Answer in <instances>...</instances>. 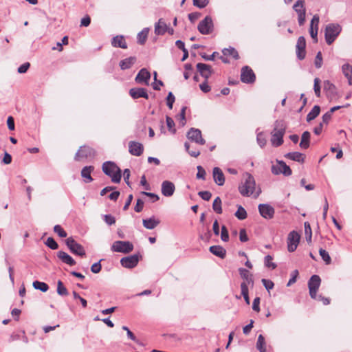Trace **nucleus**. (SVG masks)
I'll return each instance as SVG.
<instances>
[{"mask_svg":"<svg viewBox=\"0 0 352 352\" xmlns=\"http://www.w3.org/2000/svg\"><path fill=\"white\" fill-rule=\"evenodd\" d=\"M222 52H223V56H232L235 59H238L239 58L238 52L233 47L225 48V49H223L222 50Z\"/></svg>","mask_w":352,"mask_h":352,"instance_id":"40","label":"nucleus"},{"mask_svg":"<svg viewBox=\"0 0 352 352\" xmlns=\"http://www.w3.org/2000/svg\"><path fill=\"white\" fill-rule=\"evenodd\" d=\"M213 179L218 186H223L225 183L224 175L219 167H214L212 171Z\"/></svg>","mask_w":352,"mask_h":352,"instance_id":"23","label":"nucleus"},{"mask_svg":"<svg viewBox=\"0 0 352 352\" xmlns=\"http://www.w3.org/2000/svg\"><path fill=\"white\" fill-rule=\"evenodd\" d=\"M95 156V151L89 146H80L75 155V160L81 161L84 159L93 157Z\"/></svg>","mask_w":352,"mask_h":352,"instance_id":"10","label":"nucleus"},{"mask_svg":"<svg viewBox=\"0 0 352 352\" xmlns=\"http://www.w3.org/2000/svg\"><path fill=\"white\" fill-rule=\"evenodd\" d=\"M319 254L326 264L328 265V264L331 263V257H330L329 253L326 250L320 248L319 250Z\"/></svg>","mask_w":352,"mask_h":352,"instance_id":"45","label":"nucleus"},{"mask_svg":"<svg viewBox=\"0 0 352 352\" xmlns=\"http://www.w3.org/2000/svg\"><path fill=\"white\" fill-rule=\"evenodd\" d=\"M148 32L149 28H145L138 34L137 38L138 43H140V45H143L145 43L146 38L148 37Z\"/></svg>","mask_w":352,"mask_h":352,"instance_id":"34","label":"nucleus"},{"mask_svg":"<svg viewBox=\"0 0 352 352\" xmlns=\"http://www.w3.org/2000/svg\"><path fill=\"white\" fill-rule=\"evenodd\" d=\"M129 94L133 99L139 98H148V95L144 88H132L129 90Z\"/></svg>","mask_w":352,"mask_h":352,"instance_id":"22","label":"nucleus"},{"mask_svg":"<svg viewBox=\"0 0 352 352\" xmlns=\"http://www.w3.org/2000/svg\"><path fill=\"white\" fill-rule=\"evenodd\" d=\"M321 279L318 275H313L309 282L308 287L309 289V294L311 298L316 299L317 291L320 285Z\"/></svg>","mask_w":352,"mask_h":352,"instance_id":"9","label":"nucleus"},{"mask_svg":"<svg viewBox=\"0 0 352 352\" xmlns=\"http://www.w3.org/2000/svg\"><path fill=\"white\" fill-rule=\"evenodd\" d=\"M320 108L318 105H315L311 111L307 116V121L310 122L314 120L320 113Z\"/></svg>","mask_w":352,"mask_h":352,"instance_id":"35","label":"nucleus"},{"mask_svg":"<svg viewBox=\"0 0 352 352\" xmlns=\"http://www.w3.org/2000/svg\"><path fill=\"white\" fill-rule=\"evenodd\" d=\"M234 215L239 219L243 220L247 217V212L246 210L241 206H239L238 209L235 212Z\"/></svg>","mask_w":352,"mask_h":352,"instance_id":"41","label":"nucleus"},{"mask_svg":"<svg viewBox=\"0 0 352 352\" xmlns=\"http://www.w3.org/2000/svg\"><path fill=\"white\" fill-rule=\"evenodd\" d=\"M104 221L105 223L109 226L113 225L116 223V219L111 214H105L104 215Z\"/></svg>","mask_w":352,"mask_h":352,"instance_id":"61","label":"nucleus"},{"mask_svg":"<svg viewBox=\"0 0 352 352\" xmlns=\"http://www.w3.org/2000/svg\"><path fill=\"white\" fill-rule=\"evenodd\" d=\"M241 80L245 83H251L255 80V75L252 69L248 66H244L241 69Z\"/></svg>","mask_w":352,"mask_h":352,"instance_id":"14","label":"nucleus"},{"mask_svg":"<svg viewBox=\"0 0 352 352\" xmlns=\"http://www.w3.org/2000/svg\"><path fill=\"white\" fill-rule=\"evenodd\" d=\"M221 239L224 242H227L229 240L228 231L225 226L221 227Z\"/></svg>","mask_w":352,"mask_h":352,"instance_id":"53","label":"nucleus"},{"mask_svg":"<svg viewBox=\"0 0 352 352\" xmlns=\"http://www.w3.org/2000/svg\"><path fill=\"white\" fill-rule=\"evenodd\" d=\"M199 196L204 200L208 201L212 197V194L209 191H200L198 192Z\"/></svg>","mask_w":352,"mask_h":352,"instance_id":"60","label":"nucleus"},{"mask_svg":"<svg viewBox=\"0 0 352 352\" xmlns=\"http://www.w3.org/2000/svg\"><path fill=\"white\" fill-rule=\"evenodd\" d=\"M322 54L320 52H318L316 54V58H315V62H314V64H315V66L317 67V68H320L321 66H322Z\"/></svg>","mask_w":352,"mask_h":352,"instance_id":"59","label":"nucleus"},{"mask_svg":"<svg viewBox=\"0 0 352 352\" xmlns=\"http://www.w3.org/2000/svg\"><path fill=\"white\" fill-rule=\"evenodd\" d=\"M33 287L36 289H38L43 292H46L49 289V286L44 282L35 280L33 282Z\"/></svg>","mask_w":352,"mask_h":352,"instance_id":"36","label":"nucleus"},{"mask_svg":"<svg viewBox=\"0 0 352 352\" xmlns=\"http://www.w3.org/2000/svg\"><path fill=\"white\" fill-rule=\"evenodd\" d=\"M175 190V184L170 181L166 180L162 183V194L165 197H171Z\"/></svg>","mask_w":352,"mask_h":352,"instance_id":"18","label":"nucleus"},{"mask_svg":"<svg viewBox=\"0 0 352 352\" xmlns=\"http://www.w3.org/2000/svg\"><path fill=\"white\" fill-rule=\"evenodd\" d=\"M187 138L200 145H204L206 143L205 140L202 138L201 131L198 129L191 128L187 133Z\"/></svg>","mask_w":352,"mask_h":352,"instance_id":"13","label":"nucleus"},{"mask_svg":"<svg viewBox=\"0 0 352 352\" xmlns=\"http://www.w3.org/2000/svg\"><path fill=\"white\" fill-rule=\"evenodd\" d=\"M150 78V72L146 69L143 68L140 70L135 78V80L138 84L148 85Z\"/></svg>","mask_w":352,"mask_h":352,"instance_id":"16","label":"nucleus"},{"mask_svg":"<svg viewBox=\"0 0 352 352\" xmlns=\"http://www.w3.org/2000/svg\"><path fill=\"white\" fill-rule=\"evenodd\" d=\"M311 134L309 131H305L302 134L301 141L300 142V146L302 149H307L309 146V140Z\"/></svg>","mask_w":352,"mask_h":352,"instance_id":"32","label":"nucleus"},{"mask_svg":"<svg viewBox=\"0 0 352 352\" xmlns=\"http://www.w3.org/2000/svg\"><path fill=\"white\" fill-rule=\"evenodd\" d=\"M320 79L318 78H316L314 79V89L316 95L319 97L320 96Z\"/></svg>","mask_w":352,"mask_h":352,"instance_id":"54","label":"nucleus"},{"mask_svg":"<svg viewBox=\"0 0 352 352\" xmlns=\"http://www.w3.org/2000/svg\"><path fill=\"white\" fill-rule=\"evenodd\" d=\"M285 156V157L289 158L294 161H296L298 162H304V156L302 153H300L299 152L288 153Z\"/></svg>","mask_w":352,"mask_h":352,"instance_id":"33","label":"nucleus"},{"mask_svg":"<svg viewBox=\"0 0 352 352\" xmlns=\"http://www.w3.org/2000/svg\"><path fill=\"white\" fill-rule=\"evenodd\" d=\"M166 124L168 128V130L173 133H175L176 131V129L175 128V122L174 120L169 116H166Z\"/></svg>","mask_w":352,"mask_h":352,"instance_id":"50","label":"nucleus"},{"mask_svg":"<svg viewBox=\"0 0 352 352\" xmlns=\"http://www.w3.org/2000/svg\"><path fill=\"white\" fill-rule=\"evenodd\" d=\"M144 148L142 144L131 141L129 143V153L135 156H140L142 154Z\"/></svg>","mask_w":352,"mask_h":352,"instance_id":"20","label":"nucleus"},{"mask_svg":"<svg viewBox=\"0 0 352 352\" xmlns=\"http://www.w3.org/2000/svg\"><path fill=\"white\" fill-rule=\"evenodd\" d=\"M54 232L56 233L60 238H65L67 236V232L60 225H56L54 227Z\"/></svg>","mask_w":352,"mask_h":352,"instance_id":"47","label":"nucleus"},{"mask_svg":"<svg viewBox=\"0 0 352 352\" xmlns=\"http://www.w3.org/2000/svg\"><path fill=\"white\" fill-rule=\"evenodd\" d=\"M184 146H185L186 151L188 153V154L190 156L197 157H198L199 155L200 151L199 150H197V149H192V150H190V145L189 143L185 142Z\"/></svg>","mask_w":352,"mask_h":352,"instance_id":"44","label":"nucleus"},{"mask_svg":"<svg viewBox=\"0 0 352 352\" xmlns=\"http://www.w3.org/2000/svg\"><path fill=\"white\" fill-rule=\"evenodd\" d=\"M45 244L52 250H56L58 248V243L52 237H48Z\"/></svg>","mask_w":352,"mask_h":352,"instance_id":"48","label":"nucleus"},{"mask_svg":"<svg viewBox=\"0 0 352 352\" xmlns=\"http://www.w3.org/2000/svg\"><path fill=\"white\" fill-rule=\"evenodd\" d=\"M239 272L241 277L244 280L243 282H246L247 286L248 285H251L253 286L254 280L252 278V274L250 273V272L245 268H239Z\"/></svg>","mask_w":352,"mask_h":352,"instance_id":"26","label":"nucleus"},{"mask_svg":"<svg viewBox=\"0 0 352 352\" xmlns=\"http://www.w3.org/2000/svg\"><path fill=\"white\" fill-rule=\"evenodd\" d=\"M272 257L270 255H267L265 257V265L267 267L272 268V270L276 267V265L272 262Z\"/></svg>","mask_w":352,"mask_h":352,"instance_id":"51","label":"nucleus"},{"mask_svg":"<svg viewBox=\"0 0 352 352\" xmlns=\"http://www.w3.org/2000/svg\"><path fill=\"white\" fill-rule=\"evenodd\" d=\"M261 282L263 283L264 287H265V289L269 292L270 289H272L274 286V283L270 280H267V279H265V278H263L261 280Z\"/></svg>","mask_w":352,"mask_h":352,"instance_id":"56","label":"nucleus"},{"mask_svg":"<svg viewBox=\"0 0 352 352\" xmlns=\"http://www.w3.org/2000/svg\"><path fill=\"white\" fill-rule=\"evenodd\" d=\"M111 44L115 47H120L122 49L127 48V45L123 36H116L113 38Z\"/></svg>","mask_w":352,"mask_h":352,"instance_id":"29","label":"nucleus"},{"mask_svg":"<svg viewBox=\"0 0 352 352\" xmlns=\"http://www.w3.org/2000/svg\"><path fill=\"white\" fill-rule=\"evenodd\" d=\"M65 243L73 254L80 256L85 255V250L82 245L77 243L72 237L67 238Z\"/></svg>","mask_w":352,"mask_h":352,"instance_id":"6","label":"nucleus"},{"mask_svg":"<svg viewBox=\"0 0 352 352\" xmlns=\"http://www.w3.org/2000/svg\"><path fill=\"white\" fill-rule=\"evenodd\" d=\"M306 41L303 36H300L296 44V54L300 60H302L305 57Z\"/></svg>","mask_w":352,"mask_h":352,"instance_id":"19","label":"nucleus"},{"mask_svg":"<svg viewBox=\"0 0 352 352\" xmlns=\"http://www.w3.org/2000/svg\"><path fill=\"white\" fill-rule=\"evenodd\" d=\"M104 173L111 177L113 183L118 184L121 180V170L113 162L107 161L102 164V166Z\"/></svg>","mask_w":352,"mask_h":352,"instance_id":"2","label":"nucleus"},{"mask_svg":"<svg viewBox=\"0 0 352 352\" xmlns=\"http://www.w3.org/2000/svg\"><path fill=\"white\" fill-rule=\"evenodd\" d=\"M272 172L274 175L283 174L285 176L292 175V170L283 161H277L276 164L272 166Z\"/></svg>","mask_w":352,"mask_h":352,"instance_id":"8","label":"nucleus"},{"mask_svg":"<svg viewBox=\"0 0 352 352\" xmlns=\"http://www.w3.org/2000/svg\"><path fill=\"white\" fill-rule=\"evenodd\" d=\"M30 66V64L29 63H25L22 64L19 68H18V72L20 74H24L25 73L28 69H29Z\"/></svg>","mask_w":352,"mask_h":352,"instance_id":"64","label":"nucleus"},{"mask_svg":"<svg viewBox=\"0 0 352 352\" xmlns=\"http://www.w3.org/2000/svg\"><path fill=\"white\" fill-rule=\"evenodd\" d=\"M319 21H320L319 16L318 14H315L311 21L309 30H318Z\"/></svg>","mask_w":352,"mask_h":352,"instance_id":"46","label":"nucleus"},{"mask_svg":"<svg viewBox=\"0 0 352 352\" xmlns=\"http://www.w3.org/2000/svg\"><path fill=\"white\" fill-rule=\"evenodd\" d=\"M342 30V27L337 23L328 24L324 30L325 41L328 45H331L338 37Z\"/></svg>","mask_w":352,"mask_h":352,"instance_id":"4","label":"nucleus"},{"mask_svg":"<svg viewBox=\"0 0 352 352\" xmlns=\"http://www.w3.org/2000/svg\"><path fill=\"white\" fill-rule=\"evenodd\" d=\"M256 348L260 352L266 351L265 338L261 334L258 337Z\"/></svg>","mask_w":352,"mask_h":352,"instance_id":"38","label":"nucleus"},{"mask_svg":"<svg viewBox=\"0 0 352 352\" xmlns=\"http://www.w3.org/2000/svg\"><path fill=\"white\" fill-rule=\"evenodd\" d=\"M285 126L282 121H276L272 132L271 142L274 146H279L283 142Z\"/></svg>","mask_w":352,"mask_h":352,"instance_id":"3","label":"nucleus"},{"mask_svg":"<svg viewBox=\"0 0 352 352\" xmlns=\"http://www.w3.org/2000/svg\"><path fill=\"white\" fill-rule=\"evenodd\" d=\"M197 168V178L201 179L204 180L206 179V174L204 168L201 166H198Z\"/></svg>","mask_w":352,"mask_h":352,"instance_id":"55","label":"nucleus"},{"mask_svg":"<svg viewBox=\"0 0 352 352\" xmlns=\"http://www.w3.org/2000/svg\"><path fill=\"white\" fill-rule=\"evenodd\" d=\"M241 294L244 298L245 302L249 305L250 304V298L248 296V287L247 286L246 282H242L241 284Z\"/></svg>","mask_w":352,"mask_h":352,"instance_id":"37","label":"nucleus"},{"mask_svg":"<svg viewBox=\"0 0 352 352\" xmlns=\"http://www.w3.org/2000/svg\"><path fill=\"white\" fill-rule=\"evenodd\" d=\"M300 239V236L297 232L294 230L289 232L287 236V249L289 252H292L296 250Z\"/></svg>","mask_w":352,"mask_h":352,"instance_id":"11","label":"nucleus"},{"mask_svg":"<svg viewBox=\"0 0 352 352\" xmlns=\"http://www.w3.org/2000/svg\"><path fill=\"white\" fill-rule=\"evenodd\" d=\"M138 256L134 254L121 258L120 263L123 267L130 269L135 267L138 265Z\"/></svg>","mask_w":352,"mask_h":352,"instance_id":"17","label":"nucleus"},{"mask_svg":"<svg viewBox=\"0 0 352 352\" xmlns=\"http://www.w3.org/2000/svg\"><path fill=\"white\" fill-rule=\"evenodd\" d=\"M168 30V25L162 19H160L155 24V34L164 35Z\"/></svg>","mask_w":352,"mask_h":352,"instance_id":"25","label":"nucleus"},{"mask_svg":"<svg viewBox=\"0 0 352 352\" xmlns=\"http://www.w3.org/2000/svg\"><path fill=\"white\" fill-rule=\"evenodd\" d=\"M94 167L93 166H87L82 168L81 170V177L83 178L85 183H90L93 181V178L91 175L94 171Z\"/></svg>","mask_w":352,"mask_h":352,"instance_id":"24","label":"nucleus"},{"mask_svg":"<svg viewBox=\"0 0 352 352\" xmlns=\"http://www.w3.org/2000/svg\"><path fill=\"white\" fill-rule=\"evenodd\" d=\"M257 142L261 147H263L266 144V139L263 133H259L257 135Z\"/></svg>","mask_w":352,"mask_h":352,"instance_id":"57","label":"nucleus"},{"mask_svg":"<svg viewBox=\"0 0 352 352\" xmlns=\"http://www.w3.org/2000/svg\"><path fill=\"white\" fill-rule=\"evenodd\" d=\"M239 191L241 195L244 197H250L252 195L255 198L258 197L261 192L260 188L256 190L255 179L254 177L248 173H246L243 175V181H242L239 186Z\"/></svg>","mask_w":352,"mask_h":352,"instance_id":"1","label":"nucleus"},{"mask_svg":"<svg viewBox=\"0 0 352 352\" xmlns=\"http://www.w3.org/2000/svg\"><path fill=\"white\" fill-rule=\"evenodd\" d=\"M57 293L60 296H67L68 294V292L67 288L63 285L61 280H58L57 283Z\"/></svg>","mask_w":352,"mask_h":352,"instance_id":"43","label":"nucleus"},{"mask_svg":"<svg viewBox=\"0 0 352 352\" xmlns=\"http://www.w3.org/2000/svg\"><path fill=\"white\" fill-rule=\"evenodd\" d=\"M133 250V245L130 241H116L112 246L111 250L116 252L129 253Z\"/></svg>","mask_w":352,"mask_h":352,"instance_id":"5","label":"nucleus"},{"mask_svg":"<svg viewBox=\"0 0 352 352\" xmlns=\"http://www.w3.org/2000/svg\"><path fill=\"white\" fill-rule=\"evenodd\" d=\"M160 223V221L155 219L154 217L142 220L144 227L148 230L154 229Z\"/></svg>","mask_w":352,"mask_h":352,"instance_id":"28","label":"nucleus"},{"mask_svg":"<svg viewBox=\"0 0 352 352\" xmlns=\"http://www.w3.org/2000/svg\"><path fill=\"white\" fill-rule=\"evenodd\" d=\"M136 62V58L135 56H131L122 60L120 62V67L121 69L125 70L131 68Z\"/></svg>","mask_w":352,"mask_h":352,"instance_id":"30","label":"nucleus"},{"mask_svg":"<svg viewBox=\"0 0 352 352\" xmlns=\"http://www.w3.org/2000/svg\"><path fill=\"white\" fill-rule=\"evenodd\" d=\"M175 96L173 94V93L169 92L168 94V96L166 98V100H167V106L168 107V108L170 109H171L173 108V105L175 102Z\"/></svg>","mask_w":352,"mask_h":352,"instance_id":"58","label":"nucleus"},{"mask_svg":"<svg viewBox=\"0 0 352 352\" xmlns=\"http://www.w3.org/2000/svg\"><path fill=\"white\" fill-rule=\"evenodd\" d=\"M197 69L200 73L201 76L204 77L206 80L209 78L212 74L211 67L205 63H197Z\"/></svg>","mask_w":352,"mask_h":352,"instance_id":"21","label":"nucleus"},{"mask_svg":"<svg viewBox=\"0 0 352 352\" xmlns=\"http://www.w3.org/2000/svg\"><path fill=\"white\" fill-rule=\"evenodd\" d=\"M58 257L65 263L72 266L76 264V261L74 258L69 256L67 253L63 251H59L57 254Z\"/></svg>","mask_w":352,"mask_h":352,"instance_id":"27","label":"nucleus"},{"mask_svg":"<svg viewBox=\"0 0 352 352\" xmlns=\"http://www.w3.org/2000/svg\"><path fill=\"white\" fill-rule=\"evenodd\" d=\"M100 261H98L97 263H94L91 267V270L93 273L94 274H97V273H99L101 270V264H100Z\"/></svg>","mask_w":352,"mask_h":352,"instance_id":"62","label":"nucleus"},{"mask_svg":"<svg viewBox=\"0 0 352 352\" xmlns=\"http://www.w3.org/2000/svg\"><path fill=\"white\" fill-rule=\"evenodd\" d=\"M260 214L265 219H270L274 217V208L269 204H261L258 206Z\"/></svg>","mask_w":352,"mask_h":352,"instance_id":"15","label":"nucleus"},{"mask_svg":"<svg viewBox=\"0 0 352 352\" xmlns=\"http://www.w3.org/2000/svg\"><path fill=\"white\" fill-rule=\"evenodd\" d=\"M212 208L217 214L222 213L221 200L220 197H217L214 199L212 204Z\"/></svg>","mask_w":352,"mask_h":352,"instance_id":"39","label":"nucleus"},{"mask_svg":"<svg viewBox=\"0 0 352 352\" xmlns=\"http://www.w3.org/2000/svg\"><path fill=\"white\" fill-rule=\"evenodd\" d=\"M305 233L306 235V240L308 243H310L311 241V237H312V232H311V228L308 222H305Z\"/></svg>","mask_w":352,"mask_h":352,"instance_id":"42","label":"nucleus"},{"mask_svg":"<svg viewBox=\"0 0 352 352\" xmlns=\"http://www.w3.org/2000/svg\"><path fill=\"white\" fill-rule=\"evenodd\" d=\"M209 3V0H193V5L199 8H205Z\"/></svg>","mask_w":352,"mask_h":352,"instance_id":"52","label":"nucleus"},{"mask_svg":"<svg viewBox=\"0 0 352 352\" xmlns=\"http://www.w3.org/2000/svg\"><path fill=\"white\" fill-rule=\"evenodd\" d=\"M239 239L241 242H246L248 241V236L247 235L245 229H241L239 232Z\"/></svg>","mask_w":352,"mask_h":352,"instance_id":"63","label":"nucleus"},{"mask_svg":"<svg viewBox=\"0 0 352 352\" xmlns=\"http://www.w3.org/2000/svg\"><path fill=\"white\" fill-rule=\"evenodd\" d=\"M210 252L214 255L223 258L226 254V250L220 245H213L210 248Z\"/></svg>","mask_w":352,"mask_h":352,"instance_id":"31","label":"nucleus"},{"mask_svg":"<svg viewBox=\"0 0 352 352\" xmlns=\"http://www.w3.org/2000/svg\"><path fill=\"white\" fill-rule=\"evenodd\" d=\"M342 70L345 77L352 76V67L349 64H344L342 67Z\"/></svg>","mask_w":352,"mask_h":352,"instance_id":"49","label":"nucleus"},{"mask_svg":"<svg viewBox=\"0 0 352 352\" xmlns=\"http://www.w3.org/2000/svg\"><path fill=\"white\" fill-rule=\"evenodd\" d=\"M213 28L212 19L207 16L204 18V20L199 22L198 25V30L202 34H210Z\"/></svg>","mask_w":352,"mask_h":352,"instance_id":"12","label":"nucleus"},{"mask_svg":"<svg viewBox=\"0 0 352 352\" xmlns=\"http://www.w3.org/2000/svg\"><path fill=\"white\" fill-rule=\"evenodd\" d=\"M293 9L298 14V21L301 26L305 23L306 10L305 8V0H297L293 6Z\"/></svg>","mask_w":352,"mask_h":352,"instance_id":"7","label":"nucleus"}]
</instances>
